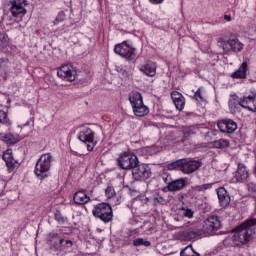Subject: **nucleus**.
<instances>
[{
	"label": "nucleus",
	"instance_id": "nucleus-20",
	"mask_svg": "<svg viewBox=\"0 0 256 256\" xmlns=\"http://www.w3.org/2000/svg\"><path fill=\"white\" fill-rule=\"evenodd\" d=\"M47 242L49 243V245H51V247H53L56 250H59L61 249V245L65 243V239L61 238L59 234L50 233L48 235Z\"/></svg>",
	"mask_w": 256,
	"mask_h": 256
},
{
	"label": "nucleus",
	"instance_id": "nucleus-13",
	"mask_svg": "<svg viewBox=\"0 0 256 256\" xmlns=\"http://www.w3.org/2000/svg\"><path fill=\"white\" fill-rule=\"evenodd\" d=\"M10 12L12 17H23L27 14V9L23 7L25 0H10Z\"/></svg>",
	"mask_w": 256,
	"mask_h": 256
},
{
	"label": "nucleus",
	"instance_id": "nucleus-19",
	"mask_svg": "<svg viewBox=\"0 0 256 256\" xmlns=\"http://www.w3.org/2000/svg\"><path fill=\"white\" fill-rule=\"evenodd\" d=\"M200 235H203V231L188 229L180 233V239H182V241H192V239H197Z\"/></svg>",
	"mask_w": 256,
	"mask_h": 256
},
{
	"label": "nucleus",
	"instance_id": "nucleus-34",
	"mask_svg": "<svg viewBox=\"0 0 256 256\" xmlns=\"http://www.w3.org/2000/svg\"><path fill=\"white\" fill-rule=\"evenodd\" d=\"M174 105L178 111H183L185 109V98H180L179 100H174Z\"/></svg>",
	"mask_w": 256,
	"mask_h": 256
},
{
	"label": "nucleus",
	"instance_id": "nucleus-14",
	"mask_svg": "<svg viewBox=\"0 0 256 256\" xmlns=\"http://www.w3.org/2000/svg\"><path fill=\"white\" fill-rule=\"evenodd\" d=\"M139 71L147 75V77H155L157 75V64L153 61H147L139 67Z\"/></svg>",
	"mask_w": 256,
	"mask_h": 256
},
{
	"label": "nucleus",
	"instance_id": "nucleus-21",
	"mask_svg": "<svg viewBox=\"0 0 256 256\" xmlns=\"http://www.w3.org/2000/svg\"><path fill=\"white\" fill-rule=\"evenodd\" d=\"M217 196L221 207H227V205L231 203V196H229V193L225 188H219L217 190Z\"/></svg>",
	"mask_w": 256,
	"mask_h": 256
},
{
	"label": "nucleus",
	"instance_id": "nucleus-3",
	"mask_svg": "<svg viewBox=\"0 0 256 256\" xmlns=\"http://www.w3.org/2000/svg\"><path fill=\"white\" fill-rule=\"evenodd\" d=\"M221 227V217L210 215L203 221L201 231L203 235H215Z\"/></svg>",
	"mask_w": 256,
	"mask_h": 256
},
{
	"label": "nucleus",
	"instance_id": "nucleus-27",
	"mask_svg": "<svg viewBox=\"0 0 256 256\" xmlns=\"http://www.w3.org/2000/svg\"><path fill=\"white\" fill-rule=\"evenodd\" d=\"M185 158L176 160L170 164H168L169 171H173L174 169H177L178 171H181L183 173V169H185Z\"/></svg>",
	"mask_w": 256,
	"mask_h": 256
},
{
	"label": "nucleus",
	"instance_id": "nucleus-7",
	"mask_svg": "<svg viewBox=\"0 0 256 256\" xmlns=\"http://www.w3.org/2000/svg\"><path fill=\"white\" fill-rule=\"evenodd\" d=\"M118 165L121 169L133 171L139 165V158L133 153H124L119 157Z\"/></svg>",
	"mask_w": 256,
	"mask_h": 256
},
{
	"label": "nucleus",
	"instance_id": "nucleus-5",
	"mask_svg": "<svg viewBox=\"0 0 256 256\" xmlns=\"http://www.w3.org/2000/svg\"><path fill=\"white\" fill-rule=\"evenodd\" d=\"M53 157L50 153L43 154L40 159L36 163L35 168V174L37 177H40V179H45L47 177V173H49V170L51 169V160Z\"/></svg>",
	"mask_w": 256,
	"mask_h": 256
},
{
	"label": "nucleus",
	"instance_id": "nucleus-12",
	"mask_svg": "<svg viewBox=\"0 0 256 256\" xmlns=\"http://www.w3.org/2000/svg\"><path fill=\"white\" fill-rule=\"evenodd\" d=\"M217 127L221 131V133H234V131H237V122L225 118L217 121Z\"/></svg>",
	"mask_w": 256,
	"mask_h": 256
},
{
	"label": "nucleus",
	"instance_id": "nucleus-26",
	"mask_svg": "<svg viewBox=\"0 0 256 256\" xmlns=\"http://www.w3.org/2000/svg\"><path fill=\"white\" fill-rule=\"evenodd\" d=\"M199 127H201V125L184 126L182 128L184 139H189L191 135H196L197 131H199Z\"/></svg>",
	"mask_w": 256,
	"mask_h": 256
},
{
	"label": "nucleus",
	"instance_id": "nucleus-17",
	"mask_svg": "<svg viewBox=\"0 0 256 256\" xmlns=\"http://www.w3.org/2000/svg\"><path fill=\"white\" fill-rule=\"evenodd\" d=\"M2 159L5 161L8 171H13L17 165V160L13 158V150L8 149L4 152Z\"/></svg>",
	"mask_w": 256,
	"mask_h": 256
},
{
	"label": "nucleus",
	"instance_id": "nucleus-35",
	"mask_svg": "<svg viewBox=\"0 0 256 256\" xmlns=\"http://www.w3.org/2000/svg\"><path fill=\"white\" fill-rule=\"evenodd\" d=\"M7 43H8L7 35L5 34V32L0 31V47L2 49H5V47L7 46Z\"/></svg>",
	"mask_w": 256,
	"mask_h": 256
},
{
	"label": "nucleus",
	"instance_id": "nucleus-23",
	"mask_svg": "<svg viewBox=\"0 0 256 256\" xmlns=\"http://www.w3.org/2000/svg\"><path fill=\"white\" fill-rule=\"evenodd\" d=\"M249 59H245V61L241 64L240 68L234 72L231 77H233V79H245V77H247V63H248Z\"/></svg>",
	"mask_w": 256,
	"mask_h": 256
},
{
	"label": "nucleus",
	"instance_id": "nucleus-16",
	"mask_svg": "<svg viewBox=\"0 0 256 256\" xmlns=\"http://www.w3.org/2000/svg\"><path fill=\"white\" fill-rule=\"evenodd\" d=\"M248 177L249 172L247 171V167H245L243 164H238V169L233 178L234 183H242V181H246Z\"/></svg>",
	"mask_w": 256,
	"mask_h": 256
},
{
	"label": "nucleus",
	"instance_id": "nucleus-42",
	"mask_svg": "<svg viewBox=\"0 0 256 256\" xmlns=\"http://www.w3.org/2000/svg\"><path fill=\"white\" fill-rule=\"evenodd\" d=\"M171 97H172V101H178L179 99H183V94L177 92V91H174L171 93Z\"/></svg>",
	"mask_w": 256,
	"mask_h": 256
},
{
	"label": "nucleus",
	"instance_id": "nucleus-45",
	"mask_svg": "<svg viewBox=\"0 0 256 256\" xmlns=\"http://www.w3.org/2000/svg\"><path fill=\"white\" fill-rule=\"evenodd\" d=\"M194 97L197 101H203V96L201 95V89H198L195 94H194Z\"/></svg>",
	"mask_w": 256,
	"mask_h": 256
},
{
	"label": "nucleus",
	"instance_id": "nucleus-47",
	"mask_svg": "<svg viewBox=\"0 0 256 256\" xmlns=\"http://www.w3.org/2000/svg\"><path fill=\"white\" fill-rule=\"evenodd\" d=\"M154 201H156V203H163L165 201V198H163L161 195H157L155 198H154Z\"/></svg>",
	"mask_w": 256,
	"mask_h": 256
},
{
	"label": "nucleus",
	"instance_id": "nucleus-8",
	"mask_svg": "<svg viewBox=\"0 0 256 256\" xmlns=\"http://www.w3.org/2000/svg\"><path fill=\"white\" fill-rule=\"evenodd\" d=\"M114 53L120 55V57H124L127 61H135L137 57V53H135V48L129 46L126 41L118 44L114 48Z\"/></svg>",
	"mask_w": 256,
	"mask_h": 256
},
{
	"label": "nucleus",
	"instance_id": "nucleus-15",
	"mask_svg": "<svg viewBox=\"0 0 256 256\" xmlns=\"http://www.w3.org/2000/svg\"><path fill=\"white\" fill-rule=\"evenodd\" d=\"M185 163H184V169L183 173L186 175H191V173H195V171H199V168L201 167V162L185 158Z\"/></svg>",
	"mask_w": 256,
	"mask_h": 256
},
{
	"label": "nucleus",
	"instance_id": "nucleus-31",
	"mask_svg": "<svg viewBox=\"0 0 256 256\" xmlns=\"http://www.w3.org/2000/svg\"><path fill=\"white\" fill-rule=\"evenodd\" d=\"M213 147H215L216 149H227V147H229V140H216L213 142Z\"/></svg>",
	"mask_w": 256,
	"mask_h": 256
},
{
	"label": "nucleus",
	"instance_id": "nucleus-9",
	"mask_svg": "<svg viewBox=\"0 0 256 256\" xmlns=\"http://www.w3.org/2000/svg\"><path fill=\"white\" fill-rule=\"evenodd\" d=\"M151 168L147 164H137L134 169H132V177L134 181H145L151 178Z\"/></svg>",
	"mask_w": 256,
	"mask_h": 256
},
{
	"label": "nucleus",
	"instance_id": "nucleus-48",
	"mask_svg": "<svg viewBox=\"0 0 256 256\" xmlns=\"http://www.w3.org/2000/svg\"><path fill=\"white\" fill-rule=\"evenodd\" d=\"M152 5H161L165 0H149Z\"/></svg>",
	"mask_w": 256,
	"mask_h": 256
},
{
	"label": "nucleus",
	"instance_id": "nucleus-39",
	"mask_svg": "<svg viewBox=\"0 0 256 256\" xmlns=\"http://www.w3.org/2000/svg\"><path fill=\"white\" fill-rule=\"evenodd\" d=\"M162 179L164 183L167 185V187H169V185H171V182L173 181L171 175H169V173L166 172L162 174Z\"/></svg>",
	"mask_w": 256,
	"mask_h": 256
},
{
	"label": "nucleus",
	"instance_id": "nucleus-25",
	"mask_svg": "<svg viewBox=\"0 0 256 256\" xmlns=\"http://www.w3.org/2000/svg\"><path fill=\"white\" fill-rule=\"evenodd\" d=\"M227 43L230 46L229 51H233V53H241L243 51L244 45L239 39H229Z\"/></svg>",
	"mask_w": 256,
	"mask_h": 256
},
{
	"label": "nucleus",
	"instance_id": "nucleus-11",
	"mask_svg": "<svg viewBox=\"0 0 256 256\" xmlns=\"http://www.w3.org/2000/svg\"><path fill=\"white\" fill-rule=\"evenodd\" d=\"M78 139L82 143H88L87 149L89 151H93L95 148V132L91 130V128H84L82 131H80Z\"/></svg>",
	"mask_w": 256,
	"mask_h": 256
},
{
	"label": "nucleus",
	"instance_id": "nucleus-43",
	"mask_svg": "<svg viewBox=\"0 0 256 256\" xmlns=\"http://www.w3.org/2000/svg\"><path fill=\"white\" fill-rule=\"evenodd\" d=\"M10 65L11 63L9 62V60L0 59V69H3L5 71Z\"/></svg>",
	"mask_w": 256,
	"mask_h": 256
},
{
	"label": "nucleus",
	"instance_id": "nucleus-1",
	"mask_svg": "<svg viewBox=\"0 0 256 256\" xmlns=\"http://www.w3.org/2000/svg\"><path fill=\"white\" fill-rule=\"evenodd\" d=\"M255 224L256 219L252 218L244 221L233 230L232 241L236 247L247 245L253 239V235H255Z\"/></svg>",
	"mask_w": 256,
	"mask_h": 256
},
{
	"label": "nucleus",
	"instance_id": "nucleus-32",
	"mask_svg": "<svg viewBox=\"0 0 256 256\" xmlns=\"http://www.w3.org/2000/svg\"><path fill=\"white\" fill-rule=\"evenodd\" d=\"M133 245L134 247H141V245H143L144 247H151V242L143 238H137L133 240Z\"/></svg>",
	"mask_w": 256,
	"mask_h": 256
},
{
	"label": "nucleus",
	"instance_id": "nucleus-40",
	"mask_svg": "<svg viewBox=\"0 0 256 256\" xmlns=\"http://www.w3.org/2000/svg\"><path fill=\"white\" fill-rule=\"evenodd\" d=\"M218 43H220V45L225 53H229V48H227V45H228L227 40H225L223 38H218Z\"/></svg>",
	"mask_w": 256,
	"mask_h": 256
},
{
	"label": "nucleus",
	"instance_id": "nucleus-6",
	"mask_svg": "<svg viewBox=\"0 0 256 256\" xmlns=\"http://www.w3.org/2000/svg\"><path fill=\"white\" fill-rule=\"evenodd\" d=\"M237 105L248 109V111H254L256 113V96H244L243 99L235 100L232 99L229 101V107L231 109H237Z\"/></svg>",
	"mask_w": 256,
	"mask_h": 256
},
{
	"label": "nucleus",
	"instance_id": "nucleus-18",
	"mask_svg": "<svg viewBox=\"0 0 256 256\" xmlns=\"http://www.w3.org/2000/svg\"><path fill=\"white\" fill-rule=\"evenodd\" d=\"M187 185V178H180L176 180H172L166 189L171 192L181 191V189H185Z\"/></svg>",
	"mask_w": 256,
	"mask_h": 256
},
{
	"label": "nucleus",
	"instance_id": "nucleus-4",
	"mask_svg": "<svg viewBox=\"0 0 256 256\" xmlns=\"http://www.w3.org/2000/svg\"><path fill=\"white\" fill-rule=\"evenodd\" d=\"M92 214L103 223L113 221V208L108 203L97 204L92 210Z\"/></svg>",
	"mask_w": 256,
	"mask_h": 256
},
{
	"label": "nucleus",
	"instance_id": "nucleus-33",
	"mask_svg": "<svg viewBox=\"0 0 256 256\" xmlns=\"http://www.w3.org/2000/svg\"><path fill=\"white\" fill-rule=\"evenodd\" d=\"M0 124L6 125L7 127L11 125V121L9 120V117L7 116L6 112L3 110H0Z\"/></svg>",
	"mask_w": 256,
	"mask_h": 256
},
{
	"label": "nucleus",
	"instance_id": "nucleus-28",
	"mask_svg": "<svg viewBox=\"0 0 256 256\" xmlns=\"http://www.w3.org/2000/svg\"><path fill=\"white\" fill-rule=\"evenodd\" d=\"M213 187V184H202V185H196L192 186L189 190L190 195H196L197 192L199 193H205L208 189H211Z\"/></svg>",
	"mask_w": 256,
	"mask_h": 256
},
{
	"label": "nucleus",
	"instance_id": "nucleus-29",
	"mask_svg": "<svg viewBox=\"0 0 256 256\" xmlns=\"http://www.w3.org/2000/svg\"><path fill=\"white\" fill-rule=\"evenodd\" d=\"M117 71H118V73L120 75V79H122V81H129L133 77V72H129L123 68L118 67Z\"/></svg>",
	"mask_w": 256,
	"mask_h": 256
},
{
	"label": "nucleus",
	"instance_id": "nucleus-46",
	"mask_svg": "<svg viewBox=\"0 0 256 256\" xmlns=\"http://www.w3.org/2000/svg\"><path fill=\"white\" fill-rule=\"evenodd\" d=\"M248 191H251V193H256V184L253 182L248 183Z\"/></svg>",
	"mask_w": 256,
	"mask_h": 256
},
{
	"label": "nucleus",
	"instance_id": "nucleus-51",
	"mask_svg": "<svg viewBox=\"0 0 256 256\" xmlns=\"http://www.w3.org/2000/svg\"><path fill=\"white\" fill-rule=\"evenodd\" d=\"M176 221H179V219L175 218Z\"/></svg>",
	"mask_w": 256,
	"mask_h": 256
},
{
	"label": "nucleus",
	"instance_id": "nucleus-50",
	"mask_svg": "<svg viewBox=\"0 0 256 256\" xmlns=\"http://www.w3.org/2000/svg\"><path fill=\"white\" fill-rule=\"evenodd\" d=\"M224 19H225V21H231V16L225 15V16H224Z\"/></svg>",
	"mask_w": 256,
	"mask_h": 256
},
{
	"label": "nucleus",
	"instance_id": "nucleus-44",
	"mask_svg": "<svg viewBox=\"0 0 256 256\" xmlns=\"http://www.w3.org/2000/svg\"><path fill=\"white\" fill-rule=\"evenodd\" d=\"M10 65L11 63L9 62V60L0 59V69H3L5 71Z\"/></svg>",
	"mask_w": 256,
	"mask_h": 256
},
{
	"label": "nucleus",
	"instance_id": "nucleus-22",
	"mask_svg": "<svg viewBox=\"0 0 256 256\" xmlns=\"http://www.w3.org/2000/svg\"><path fill=\"white\" fill-rule=\"evenodd\" d=\"M74 203L77 205H85V203H89L91 201V198L87 196L86 190L78 191L73 196Z\"/></svg>",
	"mask_w": 256,
	"mask_h": 256
},
{
	"label": "nucleus",
	"instance_id": "nucleus-37",
	"mask_svg": "<svg viewBox=\"0 0 256 256\" xmlns=\"http://www.w3.org/2000/svg\"><path fill=\"white\" fill-rule=\"evenodd\" d=\"M55 219L59 222V223H66L67 222V218L63 217V214H61V211H56L54 214Z\"/></svg>",
	"mask_w": 256,
	"mask_h": 256
},
{
	"label": "nucleus",
	"instance_id": "nucleus-49",
	"mask_svg": "<svg viewBox=\"0 0 256 256\" xmlns=\"http://www.w3.org/2000/svg\"><path fill=\"white\" fill-rule=\"evenodd\" d=\"M65 245H70V247L73 245V241L71 240H64Z\"/></svg>",
	"mask_w": 256,
	"mask_h": 256
},
{
	"label": "nucleus",
	"instance_id": "nucleus-24",
	"mask_svg": "<svg viewBox=\"0 0 256 256\" xmlns=\"http://www.w3.org/2000/svg\"><path fill=\"white\" fill-rule=\"evenodd\" d=\"M0 141H3L6 145H15L21 141V138H19V135H13L11 133L0 134Z\"/></svg>",
	"mask_w": 256,
	"mask_h": 256
},
{
	"label": "nucleus",
	"instance_id": "nucleus-10",
	"mask_svg": "<svg viewBox=\"0 0 256 256\" xmlns=\"http://www.w3.org/2000/svg\"><path fill=\"white\" fill-rule=\"evenodd\" d=\"M57 75L64 81L73 82L77 79V69L72 64H66L59 68Z\"/></svg>",
	"mask_w": 256,
	"mask_h": 256
},
{
	"label": "nucleus",
	"instance_id": "nucleus-30",
	"mask_svg": "<svg viewBox=\"0 0 256 256\" xmlns=\"http://www.w3.org/2000/svg\"><path fill=\"white\" fill-rule=\"evenodd\" d=\"M180 256H201L195 252L193 245H188L184 250L181 251Z\"/></svg>",
	"mask_w": 256,
	"mask_h": 256
},
{
	"label": "nucleus",
	"instance_id": "nucleus-38",
	"mask_svg": "<svg viewBox=\"0 0 256 256\" xmlns=\"http://www.w3.org/2000/svg\"><path fill=\"white\" fill-rule=\"evenodd\" d=\"M105 193L108 199H112V197H115V189L112 186H108L105 190Z\"/></svg>",
	"mask_w": 256,
	"mask_h": 256
},
{
	"label": "nucleus",
	"instance_id": "nucleus-41",
	"mask_svg": "<svg viewBox=\"0 0 256 256\" xmlns=\"http://www.w3.org/2000/svg\"><path fill=\"white\" fill-rule=\"evenodd\" d=\"M65 19V12L61 11L58 13L56 19L54 20V25H57V23L63 22Z\"/></svg>",
	"mask_w": 256,
	"mask_h": 256
},
{
	"label": "nucleus",
	"instance_id": "nucleus-36",
	"mask_svg": "<svg viewBox=\"0 0 256 256\" xmlns=\"http://www.w3.org/2000/svg\"><path fill=\"white\" fill-rule=\"evenodd\" d=\"M182 215L183 217H187L188 219H193V215H195V212L190 208H182Z\"/></svg>",
	"mask_w": 256,
	"mask_h": 256
},
{
	"label": "nucleus",
	"instance_id": "nucleus-2",
	"mask_svg": "<svg viewBox=\"0 0 256 256\" xmlns=\"http://www.w3.org/2000/svg\"><path fill=\"white\" fill-rule=\"evenodd\" d=\"M129 101L136 117H145V115H149V107L143 104V96L141 93L132 92L129 96Z\"/></svg>",
	"mask_w": 256,
	"mask_h": 256
}]
</instances>
